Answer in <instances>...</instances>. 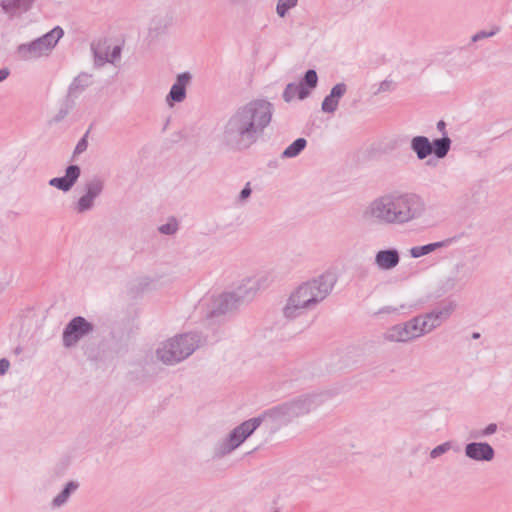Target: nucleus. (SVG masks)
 Returning a JSON list of instances; mask_svg holds the SVG:
<instances>
[{"label":"nucleus","instance_id":"f257e3e1","mask_svg":"<svg viewBox=\"0 0 512 512\" xmlns=\"http://www.w3.org/2000/svg\"><path fill=\"white\" fill-rule=\"evenodd\" d=\"M273 105L263 99L252 100L236 108L220 128L222 143L233 150H246L254 145L270 125Z\"/></svg>","mask_w":512,"mask_h":512},{"label":"nucleus","instance_id":"f03ea898","mask_svg":"<svg viewBox=\"0 0 512 512\" xmlns=\"http://www.w3.org/2000/svg\"><path fill=\"white\" fill-rule=\"evenodd\" d=\"M427 205L416 193L390 191L369 201L362 217L366 222L384 226H405L425 216Z\"/></svg>","mask_w":512,"mask_h":512},{"label":"nucleus","instance_id":"7ed1b4c3","mask_svg":"<svg viewBox=\"0 0 512 512\" xmlns=\"http://www.w3.org/2000/svg\"><path fill=\"white\" fill-rule=\"evenodd\" d=\"M335 283V275L331 272L301 283L289 295L283 315L287 319H295L314 310L331 293Z\"/></svg>","mask_w":512,"mask_h":512},{"label":"nucleus","instance_id":"20e7f679","mask_svg":"<svg viewBox=\"0 0 512 512\" xmlns=\"http://www.w3.org/2000/svg\"><path fill=\"white\" fill-rule=\"evenodd\" d=\"M201 344V336L195 332L174 335L158 344L155 356L167 366H174L191 356Z\"/></svg>","mask_w":512,"mask_h":512},{"label":"nucleus","instance_id":"39448f33","mask_svg":"<svg viewBox=\"0 0 512 512\" xmlns=\"http://www.w3.org/2000/svg\"><path fill=\"white\" fill-rule=\"evenodd\" d=\"M322 403V397L318 394H306L291 401L266 410L268 427L279 429L292 422L295 418L306 415L316 409Z\"/></svg>","mask_w":512,"mask_h":512},{"label":"nucleus","instance_id":"423d86ee","mask_svg":"<svg viewBox=\"0 0 512 512\" xmlns=\"http://www.w3.org/2000/svg\"><path fill=\"white\" fill-rule=\"evenodd\" d=\"M322 403V397L318 394H306L291 401L266 410L268 427L279 429L292 422L295 418L306 415L316 409Z\"/></svg>","mask_w":512,"mask_h":512},{"label":"nucleus","instance_id":"0eeeda50","mask_svg":"<svg viewBox=\"0 0 512 512\" xmlns=\"http://www.w3.org/2000/svg\"><path fill=\"white\" fill-rule=\"evenodd\" d=\"M64 31L56 26L46 34L30 42L20 44L16 53L21 60L33 61L50 55L59 40L63 37Z\"/></svg>","mask_w":512,"mask_h":512},{"label":"nucleus","instance_id":"6e6552de","mask_svg":"<svg viewBox=\"0 0 512 512\" xmlns=\"http://www.w3.org/2000/svg\"><path fill=\"white\" fill-rule=\"evenodd\" d=\"M261 424L268 427L266 411L261 415L244 421L235 427L229 435L216 446V454L225 456L238 448Z\"/></svg>","mask_w":512,"mask_h":512},{"label":"nucleus","instance_id":"1a4fd4ad","mask_svg":"<svg viewBox=\"0 0 512 512\" xmlns=\"http://www.w3.org/2000/svg\"><path fill=\"white\" fill-rule=\"evenodd\" d=\"M452 141L448 135L434 139L432 142L422 135L414 136L410 141V149L418 160L422 161L434 154L436 158L443 159L451 149Z\"/></svg>","mask_w":512,"mask_h":512},{"label":"nucleus","instance_id":"9d476101","mask_svg":"<svg viewBox=\"0 0 512 512\" xmlns=\"http://www.w3.org/2000/svg\"><path fill=\"white\" fill-rule=\"evenodd\" d=\"M473 275V269L463 260L457 261L449 275L443 278L438 285V291L441 294L449 292H460L464 290Z\"/></svg>","mask_w":512,"mask_h":512},{"label":"nucleus","instance_id":"9b49d317","mask_svg":"<svg viewBox=\"0 0 512 512\" xmlns=\"http://www.w3.org/2000/svg\"><path fill=\"white\" fill-rule=\"evenodd\" d=\"M93 332L94 325L92 322L82 316L73 317L63 329L62 345L66 349H72Z\"/></svg>","mask_w":512,"mask_h":512},{"label":"nucleus","instance_id":"f8f14e48","mask_svg":"<svg viewBox=\"0 0 512 512\" xmlns=\"http://www.w3.org/2000/svg\"><path fill=\"white\" fill-rule=\"evenodd\" d=\"M239 303L231 292H224L219 295H213L203 298L199 303V309L208 308L207 317H213L225 314L235 309Z\"/></svg>","mask_w":512,"mask_h":512},{"label":"nucleus","instance_id":"ddd939ff","mask_svg":"<svg viewBox=\"0 0 512 512\" xmlns=\"http://www.w3.org/2000/svg\"><path fill=\"white\" fill-rule=\"evenodd\" d=\"M104 190V181L100 178L89 180L84 186V193L73 204V209L77 214H84L95 207L96 199L100 197Z\"/></svg>","mask_w":512,"mask_h":512},{"label":"nucleus","instance_id":"4468645a","mask_svg":"<svg viewBox=\"0 0 512 512\" xmlns=\"http://www.w3.org/2000/svg\"><path fill=\"white\" fill-rule=\"evenodd\" d=\"M455 309L456 303L449 301L427 314L420 315L423 325H425V328L427 329V334L438 328L444 321H446Z\"/></svg>","mask_w":512,"mask_h":512},{"label":"nucleus","instance_id":"2eb2a0df","mask_svg":"<svg viewBox=\"0 0 512 512\" xmlns=\"http://www.w3.org/2000/svg\"><path fill=\"white\" fill-rule=\"evenodd\" d=\"M191 80L192 75L190 72H183L177 75L165 98V102L169 107H173L175 103H181L186 99L187 88Z\"/></svg>","mask_w":512,"mask_h":512},{"label":"nucleus","instance_id":"dca6fc26","mask_svg":"<svg viewBox=\"0 0 512 512\" xmlns=\"http://www.w3.org/2000/svg\"><path fill=\"white\" fill-rule=\"evenodd\" d=\"M464 454L475 462H491L495 457V450L487 442L474 441L465 445Z\"/></svg>","mask_w":512,"mask_h":512},{"label":"nucleus","instance_id":"f3484780","mask_svg":"<svg viewBox=\"0 0 512 512\" xmlns=\"http://www.w3.org/2000/svg\"><path fill=\"white\" fill-rule=\"evenodd\" d=\"M400 263V252L397 248L381 249L375 253L374 265L380 271H391Z\"/></svg>","mask_w":512,"mask_h":512},{"label":"nucleus","instance_id":"a211bd4d","mask_svg":"<svg viewBox=\"0 0 512 512\" xmlns=\"http://www.w3.org/2000/svg\"><path fill=\"white\" fill-rule=\"evenodd\" d=\"M81 175V169L78 165H69L62 177H54L49 180V185L63 192H68L75 185Z\"/></svg>","mask_w":512,"mask_h":512},{"label":"nucleus","instance_id":"6ab92c4d","mask_svg":"<svg viewBox=\"0 0 512 512\" xmlns=\"http://www.w3.org/2000/svg\"><path fill=\"white\" fill-rule=\"evenodd\" d=\"M347 92V85L343 82L335 84L331 90L330 93L325 96L324 100L321 104V110L324 113L332 114L334 113L338 106L340 99L346 94Z\"/></svg>","mask_w":512,"mask_h":512},{"label":"nucleus","instance_id":"aec40b11","mask_svg":"<svg viewBox=\"0 0 512 512\" xmlns=\"http://www.w3.org/2000/svg\"><path fill=\"white\" fill-rule=\"evenodd\" d=\"M455 242L456 237H450L443 239L441 241L432 242L421 246H413L409 249V254L412 258L418 259L430 253H433L438 249L447 248Z\"/></svg>","mask_w":512,"mask_h":512},{"label":"nucleus","instance_id":"412c9836","mask_svg":"<svg viewBox=\"0 0 512 512\" xmlns=\"http://www.w3.org/2000/svg\"><path fill=\"white\" fill-rule=\"evenodd\" d=\"M93 83V76L87 72H81L71 81L68 91L67 98L76 99L78 98L89 86Z\"/></svg>","mask_w":512,"mask_h":512},{"label":"nucleus","instance_id":"4be33fe9","mask_svg":"<svg viewBox=\"0 0 512 512\" xmlns=\"http://www.w3.org/2000/svg\"><path fill=\"white\" fill-rule=\"evenodd\" d=\"M120 56V46H113L112 48L98 46L94 48V60L95 64L98 66H102L105 63L115 64L117 61H119Z\"/></svg>","mask_w":512,"mask_h":512},{"label":"nucleus","instance_id":"5701e85b","mask_svg":"<svg viewBox=\"0 0 512 512\" xmlns=\"http://www.w3.org/2000/svg\"><path fill=\"white\" fill-rule=\"evenodd\" d=\"M231 293L240 304L254 299L258 291L256 290L251 277H246L239 282Z\"/></svg>","mask_w":512,"mask_h":512},{"label":"nucleus","instance_id":"b1692460","mask_svg":"<svg viewBox=\"0 0 512 512\" xmlns=\"http://www.w3.org/2000/svg\"><path fill=\"white\" fill-rule=\"evenodd\" d=\"M34 0H1L0 6L2 10L9 16H19L27 12Z\"/></svg>","mask_w":512,"mask_h":512},{"label":"nucleus","instance_id":"393cba45","mask_svg":"<svg viewBox=\"0 0 512 512\" xmlns=\"http://www.w3.org/2000/svg\"><path fill=\"white\" fill-rule=\"evenodd\" d=\"M79 488L77 481H69L64 488L52 499L51 507L54 509L61 508L66 505L73 493Z\"/></svg>","mask_w":512,"mask_h":512},{"label":"nucleus","instance_id":"a878e982","mask_svg":"<svg viewBox=\"0 0 512 512\" xmlns=\"http://www.w3.org/2000/svg\"><path fill=\"white\" fill-rule=\"evenodd\" d=\"M309 95L310 90L304 86V83H289L283 92V98L286 102H291L295 98L303 100Z\"/></svg>","mask_w":512,"mask_h":512},{"label":"nucleus","instance_id":"bb28decb","mask_svg":"<svg viewBox=\"0 0 512 512\" xmlns=\"http://www.w3.org/2000/svg\"><path fill=\"white\" fill-rule=\"evenodd\" d=\"M384 338L390 342H408L411 340L408 334L406 323L397 324L389 328L384 333Z\"/></svg>","mask_w":512,"mask_h":512},{"label":"nucleus","instance_id":"cd10ccee","mask_svg":"<svg viewBox=\"0 0 512 512\" xmlns=\"http://www.w3.org/2000/svg\"><path fill=\"white\" fill-rule=\"evenodd\" d=\"M252 282L259 292L262 289L269 287L275 280L274 272L271 270H263L251 276Z\"/></svg>","mask_w":512,"mask_h":512},{"label":"nucleus","instance_id":"c85d7f7f","mask_svg":"<svg viewBox=\"0 0 512 512\" xmlns=\"http://www.w3.org/2000/svg\"><path fill=\"white\" fill-rule=\"evenodd\" d=\"M405 323L411 340L427 334V329L423 325L421 316L414 317Z\"/></svg>","mask_w":512,"mask_h":512},{"label":"nucleus","instance_id":"c756f323","mask_svg":"<svg viewBox=\"0 0 512 512\" xmlns=\"http://www.w3.org/2000/svg\"><path fill=\"white\" fill-rule=\"evenodd\" d=\"M306 145V139L298 138L285 148L281 157L286 159L295 158L305 149Z\"/></svg>","mask_w":512,"mask_h":512},{"label":"nucleus","instance_id":"7c9ffc66","mask_svg":"<svg viewBox=\"0 0 512 512\" xmlns=\"http://www.w3.org/2000/svg\"><path fill=\"white\" fill-rule=\"evenodd\" d=\"M298 0H278L276 5V13L283 18L287 12L297 6Z\"/></svg>","mask_w":512,"mask_h":512},{"label":"nucleus","instance_id":"2f4dec72","mask_svg":"<svg viewBox=\"0 0 512 512\" xmlns=\"http://www.w3.org/2000/svg\"><path fill=\"white\" fill-rule=\"evenodd\" d=\"M73 106H74V100L66 98L64 104L62 105V107L59 109V111L55 115L54 121L56 123L61 122L70 113Z\"/></svg>","mask_w":512,"mask_h":512},{"label":"nucleus","instance_id":"473e14b6","mask_svg":"<svg viewBox=\"0 0 512 512\" xmlns=\"http://www.w3.org/2000/svg\"><path fill=\"white\" fill-rule=\"evenodd\" d=\"M300 83H304V86L310 91L317 86L318 76L315 70L309 69L305 75L303 80Z\"/></svg>","mask_w":512,"mask_h":512},{"label":"nucleus","instance_id":"72a5a7b5","mask_svg":"<svg viewBox=\"0 0 512 512\" xmlns=\"http://www.w3.org/2000/svg\"><path fill=\"white\" fill-rule=\"evenodd\" d=\"M451 448H452V443L450 441H446V442L436 446L435 448H433L430 451V454H429L430 458L436 459V458L440 457L441 455L447 453Z\"/></svg>","mask_w":512,"mask_h":512},{"label":"nucleus","instance_id":"f704fd0d","mask_svg":"<svg viewBox=\"0 0 512 512\" xmlns=\"http://www.w3.org/2000/svg\"><path fill=\"white\" fill-rule=\"evenodd\" d=\"M395 88L396 84L392 79H385L378 84L377 89L374 91V94L378 95L381 93L391 92Z\"/></svg>","mask_w":512,"mask_h":512},{"label":"nucleus","instance_id":"c9c22d12","mask_svg":"<svg viewBox=\"0 0 512 512\" xmlns=\"http://www.w3.org/2000/svg\"><path fill=\"white\" fill-rule=\"evenodd\" d=\"M498 430V426L495 423H490L487 425L483 430H481L479 433H472L470 435L471 438L477 439V438H484L491 436L495 434Z\"/></svg>","mask_w":512,"mask_h":512},{"label":"nucleus","instance_id":"e433bc0d","mask_svg":"<svg viewBox=\"0 0 512 512\" xmlns=\"http://www.w3.org/2000/svg\"><path fill=\"white\" fill-rule=\"evenodd\" d=\"M159 232L164 235H173L178 230V224L175 220H171L158 228Z\"/></svg>","mask_w":512,"mask_h":512},{"label":"nucleus","instance_id":"4c0bfd02","mask_svg":"<svg viewBox=\"0 0 512 512\" xmlns=\"http://www.w3.org/2000/svg\"><path fill=\"white\" fill-rule=\"evenodd\" d=\"M88 147V141H87V133L77 142L75 149H74V155H79L86 151Z\"/></svg>","mask_w":512,"mask_h":512},{"label":"nucleus","instance_id":"58836bf2","mask_svg":"<svg viewBox=\"0 0 512 512\" xmlns=\"http://www.w3.org/2000/svg\"><path fill=\"white\" fill-rule=\"evenodd\" d=\"M494 35L493 32H485V31H480L476 34H474L472 36V42H477L479 40H482V39H485V38H488L490 36Z\"/></svg>","mask_w":512,"mask_h":512},{"label":"nucleus","instance_id":"ea45409f","mask_svg":"<svg viewBox=\"0 0 512 512\" xmlns=\"http://www.w3.org/2000/svg\"><path fill=\"white\" fill-rule=\"evenodd\" d=\"M250 183H247L239 194V200L244 201L251 195Z\"/></svg>","mask_w":512,"mask_h":512},{"label":"nucleus","instance_id":"a19ab883","mask_svg":"<svg viewBox=\"0 0 512 512\" xmlns=\"http://www.w3.org/2000/svg\"><path fill=\"white\" fill-rule=\"evenodd\" d=\"M9 367L10 362L7 359H0V375H4L8 371Z\"/></svg>","mask_w":512,"mask_h":512},{"label":"nucleus","instance_id":"79ce46f5","mask_svg":"<svg viewBox=\"0 0 512 512\" xmlns=\"http://www.w3.org/2000/svg\"><path fill=\"white\" fill-rule=\"evenodd\" d=\"M399 311V308L398 307H394V306H385L383 308L380 309L379 313H387V314H391V313H397Z\"/></svg>","mask_w":512,"mask_h":512},{"label":"nucleus","instance_id":"37998d69","mask_svg":"<svg viewBox=\"0 0 512 512\" xmlns=\"http://www.w3.org/2000/svg\"><path fill=\"white\" fill-rule=\"evenodd\" d=\"M436 126H437L438 131L442 133V137L447 135L446 123L443 120L438 121Z\"/></svg>","mask_w":512,"mask_h":512},{"label":"nucleus","instance_id":"c03bdc74","mask_svg":"<svg viewBox=\"0 0 512 512\" xmlns=\"http://www.w3.org/2000/svg\"><path fill=\"white\" fill-rule=\"evenodd\" d=\"M10 71L7 68L0 69V83L8 78Z\"/></svg>","mask_w":512,"mask_h":512},{"label":"nucleus","instance_id":"a18cd8bd","mask_svg":"<svg viewBox=\"0 0 512 512\" xmlns=\"http://www.w3.org/2000/svg\"><path fill=\"white\" fill-rule=\"evenodd\" d=\"M473 337H474V338H478V337H479V334H478V333H475V334L473 335Z\"/></svg>","mask_w":512,"mask_h":512}]
</instances>
